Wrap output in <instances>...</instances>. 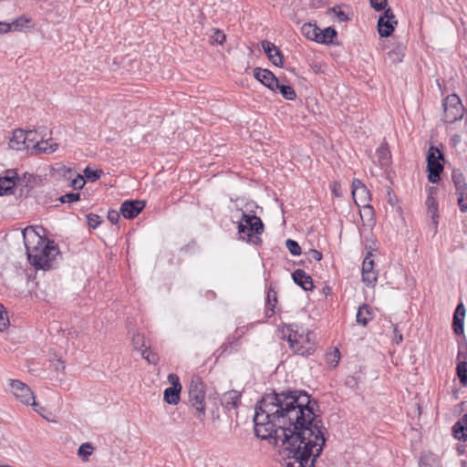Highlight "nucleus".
<instances>
[{"instance_id": "bb28decb", "label": "nucleus", "mask_w": 467, "mask_h": 467, "mask_svg": "<svg viewBox=\"0 0 467 467\" xmlns=\"http://www.w3.org/2000/svg\"><path fill=\"white\" fill-rule=\"evenodd\" d=\"M406 47L399 43L393 47L389 52H388V57L390 59L391 63L396 64L402 61L405 56Z\"/></svg>"}, {"instance_id": "f8f14e48", "label": "nucleus", "mask_w": 467, "mask_h": 467, "mask_svg": "<svg viewBox=\"0 0 467 467\" xmlns=\"http://www.w3.org/2000/svg\"><path fill=\"white\" fill-rule=\"evenodd\" d=\"M146 207V201L130 199L120 204V213L124 219L131 220L137 217Z\"/></svg>"}, {"instance_id": "79ce46f5", "label": "nucleus", "mask_w": 467, "mask_h": 467, "mask_svg": "<svg viewBox=\"0 0 467 467\" xmlns=\"http://www.w3.org/2000/svg\"><path fill=\"white\" fill-rule=\"evenodd\" d=\"M141 356L145 358L150 364H157L159 361V357L156 353L152 352L149 348H145L141 352Z\"/></svg>"}, {"instance_id": "58836bf2", "label": "nucleus", "mask_w": 467, "mask_h": 467, "mask_svg": "<svg viewBox=\"0 0 467 467\" xmlns=\"http://www.w3.org/2000/svg\"><path fill=\"white\" fill-rule=\"evenodd\" d=\"M93 447L90 443L86 442L79 446L78 450V455L83 460L87 461L88 457L92 454Z\"/></svg>"}, {"instance_id": "49530a36", "label": "nucleus", "mask_w": 467, "mask_h": 467, "mask_svg": "<svg viewBox=\"0 0 467 467\" xmlns=\"http://www.w3.org/2000/svg\"><path fill=\"white\" fill-rule=\"evenodd\" d=\"M9 325L7 313L3 305L0 304V331H3Z\"/></svg>"}, {"instance_id": "c9c22d12", "label": "nucleus", "mask_w": 467, "mask_h": 467, "mask_svg": "<svg viewBox=\"0 0 467 467\" xmlns=\"http://www.w3.org/2000/svg\"><path fill=\"white\" fill-rule=\"evenodd\" d=\"M378 280V273L376 271L362 272V281L369 287H373Z\"/></svg>"}, {"instance_id": "09e8293b", "label": "nucleus", "mask_w": 467, "mask_h": 467, "mask_svg": "<svg viewBox=\"0 0 467 467\" xmlns=\"http://www.w3.org/2000/svg\"><path fill=\"white\" fill-rule=\"evenodd\" d=\"M330 10L335 13L339 22H347L350 20V17L341 10L339 5H335Z\"/></svg>"}, {"instance_id": "72a5a7b5", "label": "nucleus", "mask_w": 467, "mask_h": 467, "mask_svg": "<svg viewBox=\"0 0 467 467\" xmlns=\"http://www.w3.org/2000/svg\"><path fill=\"white\" fill-rule=\"evenodd\" d=\"M420 467H440L437 458L433 454H425L420 457Z\"/></svg>"}, {"instance_id": "0e129e2a", "label": "nucleus", "mask_w": 467, "mask_h": 467, "mask_svg": "<svg viewBox=\"0 0 467 467\" xmlns=\"http://www.w3.org/2000/svg\"><path fill=\"white\" fill-rule=\"evenodd\" d=\"M309 254L311 257L316 261H320L322 259V253L316 249H310Z\"/></svg>"}, {"instance_id": "20e7f679", "label": "nucleus", "mask_w": 467, "mask_h": 467, "mask_svg": "<svg viewBox=\"0 0 467 467\" xmlns=\"http://www.w3.org/2000/svg\"><path fill=\"white\" fill-rule=\"evenodd\" d=\"M443 153L438 147L431 145L426 155L428 181L431 183H438L443 171Z\"/></svg>"}, {"instance_id": "a19ab883", "label": "nucleus", "mask_w": 467, "mask_h": 467, "mask_svg": "<svg viewBox=\"0 0 467 467\" xmlns=\"http://www.w3.org/2000/svg\"><path fill=\"white\" fill-rule=\"evenodd\" d=\"M62 203L67 202L72 203L80 200V193L78 192H67L61 195L58 199Z\"/></svg>"}, {"instance_id": "f3484780", "label": "nucleus", "mask_w": 467, "mask_h": 467, "mask_svg": "<svg viewBox=\"0 0 467 467\" xmlns=\"http://www.w3.org/2000/svg\"><path fill=\"white\" fill-rule=\"evenodd\" d=\"M36 178L32 173L25 172L21 177L17 174L16 189H19V196H27L35 187Z\"/></svg>"}, {"instance_id": "338daca9", "label": "nucleus", "mask_w": 467, "mask_h": 467, "mask_svg": "<svg viewBox=\"0 0 467 467\" xmlns=\"http://www.w3.org/2000/svg\"><path fill=\"white\" fill-rule=\"evenodd\" d=\"M450 141H451V144L453 147H455V146H457L459 143H461V141H462V138H461V136H460L459 134H454V135H452V136L451 137Z\"/></svg>"}, {"instance_id": "4d7b16f0", "label": "nucleus", "mask_w": 467, "mask_h": 467, "mask_svg": "<svg viewBox=\"0 0 467 467\" xmlns=\"http://www.w3.org/2000/svg\"><path fill=\"white\" fill-rule=\"evenodd\" d=\"M131 342L135 348H140V347L144 346L143 337L140 334H133Z\"/></svg>"}, {"instance_id": "864d4df0", "label": "nucleus", "mask_w": 467, "mask_h": 467, "mask_svg": "<svg viewBox=\"0 0 467 467\" xmlns=\"http://www.w3.org/2000/svg\"><path fill=\"white\" fill-rule=\"evenodd\" d=\"M239 239L256 245L262 243L260 235H239Z\"/></svg>"}, {"instance_id": "13d9d810", "label": "nucleus", "mask_w": 467, "mask_h": 467, "mask_svg": "<svg viewBox=\"0 0 467 467\" xmlns=\"http://www.w3.org/2000/svg\"><path fill=\"white\" fill-rule=\"evenodd\" d=\"M168 380L171 384V387H174L176 385L177 388H182L180 379L176 374H173V373L169 374Z\"/></svg>"}, {"instance_id": "4c0bfd02", "label": "nucleus", "mask_w": 467, "mask_h": 467, "mask_svg": "<svg viewBox=\"0 0 467 467\" xmlns=\"http://www.w3.org/2000/svg\"><path fill=\"white\" fill-rule=\"evenodd\" d=\"M14 231H20V234H48V232L42 225H28L24 228L14 229Z\"/></svg>"}, {"instance_id": "c85d7f7f", "label": "nucleus", "mask_w": 467, "mask_h": 467, "mask_svg": "<svg viewBox=\"0 0 467 467\" xmlns=\"http://www.w3.org/2000/svg\"><path fill=\"white\" fill-rule=\"evenodd\" d=\"M277 303L276 292L269 287L266 296L265 311L266 314L271 317L275 313V307Z\"/></svg>"}, {"instance_id": "39448f33", "label": "nucleus", "mask_w": 467, "mask_h": 467, "mask_svg": "<svg viewBox=\"0 0 467 467\" xmlns=\"http://www.w3.org/2000/svg\"><path fill=\"white\" fill-rule=\"evenodd\" d=\"M237 234H263L265 224L255 212L248 209L242 211V216L237 221Z\"/></svg>"}, {"instance_id": "dca6fc26", "label": "nucleus", "mask_w": 467, "mask_h": 467, "mask_svg": "<svg viewBox=\"0 0 467 467\" xmlns=\"http://www.w3.org/2000/svg\"><path fill=\"white\" fill-rule=\"evenodd\" d=\"M254 77L257 81L270 90L273 88L274 84L278 78L271 70L261 67L254 68Z\"/></svg>"}, {"instance_id": "412c9836", "label": "nucleus", "mask_w": 467, "mask_h": 467, "mask_svg": "<svg viewBox=\"0 0 467 467\" xmlns=\"http://www.w3.org/2000/svg\"><path fill=\"white\" fill-rule=\"evenodd\" d=\"M452 433L455 439L462 441H467V413L454 423L452 426Z\"/></svg>"}, {"instance_id": "9b49d317", "label": "nucleus", "mask_w": 467, "mask_h": 467, "mask_svg": "<svg viewBox=\"0 0 467 467\" xmlns=\"http://www.w3.org/2000/svg\"><path fill=\"white\" fill-rule=\"evenodd\" d=\"M9 386L16 398L23 404L29 405L35 396L31 389L18 379H10Z\"/></svg>"}, {"instance_id": "ddd939ff", "label": "nucleus", "mask_w": 467, "mask_h": 467, "mask_svg": "<svg viewBox=\"0 0 467 467\" xmlns=\"http://www.w3.org/2000/svg\"><path fill=\"white\" fill-rule=\"evenodd\" d=\"M33 133H26V130L17 129L13 131L9 141V147L16 150H30V140L34 139Z\"/></svg>"}, {"instance_id": "6ab92c4d", "label": "nucleus", "mask_w": 467, "mask_h": 467, "mask_svg": "<svg viewBox=\"0 0 467 467\" xmlns=\"http://www.w3.org/2000/svg\"><path fill=\"white\" fill-rule=\"evenodd\" d=\"M465 307L462 303L458 304L453 314L452 329L455 335L463 334L464 328Z\"/></svg>"}, {"instance_id": "f257e3e1", "label": "nucleus", "mask_w": 467, "mask_h": 467, "mask_svg": "<svg viewBox=\"0 0 467 467\" xmlns=\"http://www.w3.org/2000/svg\"><path fill=\"white\" fill-rule=\"evenodd\" d=\"M317 407V401L306 390L274 389L255 405L254 434L275 446L281 442L289 459L285 467H315L327 432L315 412Z\"/></svg>"}, {"instance_id": "e433bc0d", "label": "nucleus", "mask_w": 467, "mask_h": 467, "mask_svg": "<svg viewBox=\"0 0 467 467\" xmlns=\"http://www.w3.org/2000/svg\"><path fill=\"white\" fill-rule=\"evenodd\" d=\"M239 345L240 344H239L238 339H233V340L228 339L226 342H224L220 347V350H221L220 355H223L224 353H232L233 350H237L239 348Z\"/></svg>"}, {"instance_id": "a878e982", "label": "nucleus", "mask_w": 467, "mask_h": 467, "mask_svg": "<svg viewBox=\"0 0 467 467\" xmlns=\"http://www.w3.org/2000/svg\"><path fill=\"white\" fill-rule=\"evenodd\" d=\"M181 391L182 388H177L176 385L165 389L163 393L164 401L171 405H177L180 401Z\"/></svg>"}, {"instance_id": "423d86ee", "label": "nucleus", "mask_w": 467, "mask_h": 467, "mask_svg": "<svg viewBox=\"0 0 467 467\" xmlns=\"http://www.w3.org/2000/svg\"><path fill=\"white\" fill-rule=\"evenodd\" d=\"M26 133H33L35 135L34 139L30 140V150L47 154L53 153L57 150L58 145L57 143H49V140H51L50 134L47 132L45 127L26 130Z\"/></svg>"}, {"instance_id": "393cba45", "label": "nucleus", "mask_w": 467, "mask_h": 467, "mask_svg": "<svg viewBox=\"0 0 467 467\" xmlns=\"http://www.w3.org/2000/svg\"><path fill=\"white\" fill-rule=\"evenodd\" d=\"M378 162L381 168L388 167L391 162V154L389 150L388 144H381L376 150Z\"/></svg>"}, {"instance_id": "aec40b11", "label": "nucleus", "mask_w": 467, "mask_h": 467, "mask_svg": "<svg viewBox=\"0 0 467 467\" xmlns=\"http://www.w3.org/2000/svg\"><path fill=\"white\" fill-rule=\"evenodd\" d=\"M337 32L332 26H327L321 30L319 28L317 43L323 45H337Z\"/></svg>"}, {"instance_id": "0eeeda50", "label": "nucleus", "mask_w": 467, "mask_h": 467, "mask_svg": "<svg viewBox=\"0 0 467 467\" xmlns=\"http://www.w3.org/2000/svg\"><path fill=\"white\" fill-rule=\"evenodd\" d=\"M443 120L448 123H453L463 117L464 106L462 100L455 93L448 95L442 100Z\"/></svg>"}, {"instance_id": "3c124183", "label": "nucleus", "mask_w": 467, "mask_h": 467, "mask_svg": "<svg viewBox=\"0 0 467 467\" xmlns=\"http://www.w3.org/2000/svg\"><path fill=\"white\" fill-rule=\"evenodd\" d=\"M366 185L359 180L354 179L352 182V195L355 202H357V196L359 190L365 188Z\"/></svg>"}, {"instance_id": "de8ad7c7", "label": "nucleus", "mask_w": 467, "mask_h": 467, "mask_svg": "<svg viewBox=\"0 0 467 467\" xmlns=\"http://www.w3.org/2000/svg\"><path fill=\"white\" fill-rule=\"evenodd\" d=\"M370 6L379 12V11H385V9H388V0H369Z\"/></svg>"}, {"instance_id": "473e14b6", "label": "nucleus", "mask_w": 467, "mask_h": 467, "mask_svg": "<svg viewBox=\"0 0 467 467\" xmlns=\"http://www.w3.org/2000/svg\"><path fill=\"white\" fill-rule=\"evenodd\" d=\"M368 249L367 255L362 263V272H369L374 271V261L370 258L372 256V252L375 250L372 246H367Z\"/></svg>"}, {"instance_id": "c756f323", "label": "nucleus", "mask_w": 467, "mask_h": 467, "mask_svg": "<svg viewBox=\"0 0 467 467\" xmlns=\"http://www.w3.org/2000/svg\"><path fill=\"white\" fill-rule=\"evenodd\" d=\"M426 205L428 206V211L431 213L432 223L434 224V227L437 228L438 224V202L435 200V198L431 195H428L426 200Z\"/></svg>"}, {"instance_id": "774afa93", "label": "nucleus", "mask_w": 467, "mask_h": 467, "mask_svg": "<svg viewBox=\"0 0 467 467\" xmlns=\"http://www.w3.org/2000/svg\"><path fill=\"white\" fill-rule=\"evenodd\" d=\"M11 31L9 23L0 21V33H7Z\"/></svg>"}, {"instance_id": "2f4dec72", "label": "nucleus", "mask_w": 467, "mask_h": 467, "mask_svg": "<svg viewBox=\"0 0 467 467\" xmlns=\"http://www.w3.org/2000/svg\"><path fill=\"white\" fill-rule=\"evenodd\" d=\"M83 173H84L83 177H84L85 181L87 180L88 182H94L101 177L103 171L101 170L92 169L89 166H87L84 169Z\"/></svg>"}, {"instance_id": "37998d69", "label": "nucleus", "mask_w": 467, "mask_h": 467, "mask_svg": "<svg viewBox=\"0 0 467 467\" xmlns=\"http://www.w3.org/2000/svg\"><path fill=\"white\" fill-rule=\"evenodd\" d=\"M286 247L293 255H300L301 254V247L299 246L296 241L292 239H288L285 242Z\"/></svg>"}, {"instance_id": "a18cd8bd", "label": "nucleus", "mask_w": 467, "mask_h": 467, "mask_svg": "<svg viewBox=\"0 0 467 467\" xmlns=\"http://www.w3.org/2000/svg\"><path fill=\"white\" fill-rule=\"evenodd\" d=\"M340 359V352L337 348H335L333 352L327 355V361L332 367L337 366Z\"/></svg>"}, {"instance_id": "7c9ffc66", "label": "nucleus", "mask_w": 467, "mask_h": 467, "mask_svg": "<svg viewBox=\"0 0 467 467\" xmlns=\"http://www.w3.org/2000/svg\"><path fill=\"white\" fill-rule=\"evenodd\" d=\"M17 171L15 169H8L5 171L4 174L0 176V183L10 186L16 185Z\"/></svg>"}, {"instance_id": "cd10ccee", "label": "nucleus", "mask_w": 467, "mask_h": 467, "mask_svg": "<svg viewBox=\"0 0 467 467\" xmlns=\"http://www.w3.org/2000/svg\"><path fill=\"white\" fill-rule=\"evenodd\" d=\"M319 27L316 24L305 23L301 27V32L308 40L317 42Z\"/></svg>"}, {"instance_id": "f704fd0d", "label": "nucleus", "mask_w": 467, "mask_h": 467, "mask_svg": "<svg viewBox=\"0 0 467 467\" xmlns=\"http://www.w3.org/2000/svg\"><path fill=\"white\" fill-rule=\"evenodd\" d=\"M457 375L459 377L460 382L463 385H467V361H461L458 363L457 368Z\"/></svg>"}, {"instance_id": "4468645a", "label": "nucleus", "mask_w": 467, "mask_h": 467, "mask_svg": "<svg viewBox=\"0 0 467 467\" xmlns=\"http://www.w3.org/2000/svg\"><path fill=\"white\" fill-rule=\"evenodd\" d=\"M265 54L271 63L276 67H284V56L281 50L272 42L264 40L261 43Z\"/></svg>"}, {"instance_id": "69168bd1", "label": "nucleus", "mask_w": 467, "mask_h": 467, "mask_svg": "<svg viewBox=\"0 0 467 467\" xmlns=\"http://www.w3.org/2000/svg\"><path fill=\"white\" fill-rule=\"evenodd\" d=\"M29 405L33 406L34 410L43 416L42 411L45 410V409L41 407L38 403H36L35 400H31Z\"/></svg>"}, {"instance_id": "052dcab7", "label": "nucleus", "mask_w": 467, "mask_h": 467, "mask_svg": "<svg viewBox=\"0 0 467 467\" xmlns=\"http://www.w3.org/2000/svg\"><path fill=\"white\" fill-rule=\"evenodd\" d=\"M51 362H52V366L56 371H64L65 370L64 361H62L60 358L54 359Z\"/></svg>"}, {"instance_id": "b1692460", "label": "nucleus", "mask_w": 467, "mask_h": 467, "mask_svg": "<svg viewBox=\"0 0 467 467\" xmlns=\"http://www.w3.org/2000/svg\"><path fill=\"white\" fill-rule=\"evenodd\" d=\"M271 90L274 92L278 90L283 98L287 100H295L296 99V93L293 87L290 85L281 84L278 78Z\"/></svg>"}, {"instance_id": "603ef678", "label": "nucleus", "mask_w": 467, "mask_h": 467, "mask_svg": "<svg viewBox=\"0 0 467 467\" xmlns=\"http://www.w3.org/2000/svg\"><path fill=\"white\" fill-rule=\"evenodd\" d=\"M16 194V184H12L7 186L5 184L0 183V196H8Z\"/></svg>"}, {"instance_id": "bf43d9fd", "label": "nucleus", "mask_w": 467, "mask_h": 467, "mask_svg": "<svg viewBox=\"0 0 467 467\" xmlns=\"http://www.w3.org/2000/svg\"><path fill=\"white\" fill-rule=\"evenodd\" d=\"M393 326V333H394V337H393V341L396 343V344H400L402 342L403 340V337H402V334L400 333V331L398 329V326L395 325V324H392Z\"/></svg>"}, {"instance_id": "7ed1b4c3", "label": "nucleus", "mask_w": 467, "mask_h": 467, "mask_svg": "<svg viewBox=\"0 0 467 467\" xmlns=\"http://www.w3.org/2000/svg\"><path fill=\"white\" fill-rule=\"evenodd\" d=\"M189 401L199 412L198 419L202 420L205 417V385L198 376H193L188 388Z\"/></svg>"}, {"instance_id": "2eb2a0df", "label": "nucleus", "mask_w": 467, "mask_h": 467, "mask_svg": "<svg viewBox=\"0 0 467 467\" xmlns=\"http://www.w3.org/2000/svg\"><path fill=\"white\" fill-rule=\"evenodd\" d=\"M241 392L231 389L224 392L220 398L223 408L228 411L236 410L241 403Z\"/></svg>"}, {"instance_id": "6e6d98bb", "label": "nucleus", "mask_w": 467, "mask_h": 467, "mask_svg": "<svg viewBox=\"0 0 467 467\" xmlns=\"http://www.w3.org/2000/svg\"><path fill=\"white\" fill-rule=\"evenodd\" d=\"M120 215H121L120 209L119 211L109 210L108 212V216L107 217H108V220L112 224H116L119 221Z\"/></svg>"}, {"instance_id": "1a4fd4ad", "label": "nucleus", "mask_w": 467, "mask_h": 467, "mask_svg": "<svg viewBox=\"0 0 467 467\" xmlns=\"http://www.w3.org/2000/svg\"><path fill=\"white\" fill-rule=\"evenodd\" d=\"M451 180L457 195V203L461 212L467 211V182L463 172L460 169H453Z\"/></svg>"}, {"instance_id": "5701e85b", "label": "nucleus", "mask_w": 467, "mask_h": 467, "mask_svg": "<svg viewBox=\"0 0 467 467\" xmlns=\"http://www.w3.org/2000/svg\"><path fill=\"white\" fill-rule=\"evenodd\" d=\"M373 318V311L368 304L361 305L356 315L357 323L366 327L368 322Z\"/></svg>"}, {"instance_id": "6e6552de", "label": "nucleus", "mask_w": 467, "mask_h": 467, "mask_svg": "<svg viewBox=\"0 0 467 467\" xmlns=\"http://www.w3.org/2000/svg\"><path fill=\"white\" fill-rule=\"evenodd\" d=\"M282 337L284 339H286L289 343L290 348L298 355L302 356H308L311 355L314 352V348L312 347H305L303 345L299 346L300 340L297 338L299 337L300 338L304 337V333H299L297 330H295L293 328L292 325L286 326L285 327H283L282 329Z\"/></svg>"}, {"instance_id": "5fc2aeb1", "label": "nucleus", "mask_w": 467, "mask_h": 467, "mask_svg": "<svg viewBox=\"0 0 467 467\" xmlns=\"http://www.w3.org/2000/svg\"><path fill=\"white\" fill-rule=\"evenodd\" d=\"M70 185L74 190H81L85 185V179L83 175L78 174L71 181Z\"/></svg>"}, {"instance_id": "f03ea898", "label": "nucleus", "mask_w": 467, "mask_h": 467, "mask_svg": "<svg viewBox=\"0 0 467 467\" xmlns=\"http://www.w3.org/2000/svg\"><path fill=\"white\" fill-rule=\"evenodd\" d=\"M29 263L36 269L53 267L59 255L57 244L47 235H23Z\"/></svg>"}, {"instance_id": "9d476101", "label": "nucleus", "mask_w": 467, "mask_h": 467, "mask_svg": "<svg viewBox=\"0 0 467 467\" xmlns=\"http://www.w3.org/2000/svg\"><path fill=\"white\" fill-rule=\"evenodd\" d=\"M397 24L398 21L392 9L390 7L385 9V11L379 16L377 24L378 33L380 37L390 36L393 34Z\"/></svg>"}, {"instance_id": "680f3d73", "label": "nucleus", "mask_w": 467, "mask_h": 467, "mask_svg": "<svg viewBox=\"0 0 467 467\" xmlns=\"http://www.w3.org/2000/svg\"><path fill=\"white\" fill-rule=\"evenodd\" d=\"M332 192L336 197L342 196L341 185L337 182H334L332 185Z\"/></svg>"}, {"instance_id": "8fccbe9b", "label": "nucleus", "mask_w": 467, "mask_h": 467, "mask_svg": "<svg viewBox=\"0 0 467 467\" xmlns=\"http://www.w3.org/2000/svg\"><path fill=\"white\" fill-rule=\"evenodd\" d=\"M226 40L225 34L220 29H214L213 35L212 36L213 43L223 45Z\"/></svg>"}, {"instance_id": "a211bd4d", "label": "nucleus", "mask_w": 467, "mask_h": 467, "mask_svg": "<svg viewBox=\"0 0 467 467\" xmlns=\"http://www.w3.org/2000/svg\"><path fill=\"white\" fill-rule=\"evenodd\" d=\"M292 278L305 291H312L315 287L312 277L302 269L295 270Z\"/></svg>"}, {"instance_id": "e2e57ef3", "label": "nucleus", "mask_w": 467, "mask_h": 467, "mask_svg": "<svg viewBox=\"0 0 467 467\" xmlns=\"http://www.w3.org/2000/svg\"><path fill=\"white\" fill-rule=\"evenodd\" d=\"M310 335H311V333L308 332L306 335H304L303 338H300L299 337H297V338L300 340L299 346L303 345L305 347H312L313 348V346L310 344Z\"/></svg>"}, {"instance_id": "c03bdc74", "label": "nucleus", "mask_w": 467, "mask_h": 467, "mask_svg": "<svg viewBox=\"0 0 467 467\" xmlns=\"http://www.w3.org/2000/svg\"><path fill=\"white\" fill-rule=\"evenodd\" d=\"M102 223L101 218L94 213L87 215V223L90 229H96Z\"/></svg>"}, {"instance_id": "4be33fe9", "label": "nucleus", "mask_w": 467, "mask_h": 467, "mask_svg": "<svg viewBox=\"0 0 467 467\" xmlns=\"http://www.w3.org/2000/svg\"><path fill=\"white\" fill-rule=\"evenodd\" d=\"M9 26H11V31L23 32L33 28L35 26V23L31 17L21 16L12 23H9Z\"/></svg>"}, {"instance_id": "ea45409f", "label": "nucleus", "mask_w": 467, "mask_h": 467, "mask_svg": "<svg viewBox=\"0 0 467 467\" xmlns=\"http://www.w3.org/2000/svg\"><path fill=\"white\" fill-rule=\"evenodd\" d=\"M370 201V192L367 187L362 188L358 191V196H357V204L360 205L361 203L364 206L368 205V202Z\"/></svg>"}]
</instances>
